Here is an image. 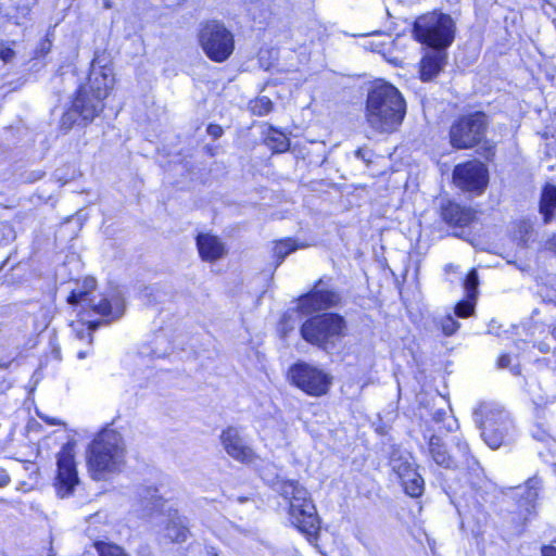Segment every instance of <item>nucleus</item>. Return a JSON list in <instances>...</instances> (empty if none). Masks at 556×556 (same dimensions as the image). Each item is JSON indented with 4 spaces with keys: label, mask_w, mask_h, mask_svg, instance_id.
Instances as JSON below:
<instances>
[{
    "label": "nucleus",
    "mask_w": 556,
    "mask_h": 556,
    "mask_svg": "<svg viewBox=\"0 0 556 556\" xmlns=\"http://www.w3.org/2000/svg\"><path fill=\"white\" fill-rule=\"evenodd\" d=\"M406 103L401 92L387 83L374 84L367 93L365 119L378 134L394 132L403 123Z\"/></svg>",
    "instance_id": "f257e3e1"
},
{
    "label": "nucleus",
    "mask_w": 556,
    "mask_h": 556,
    "mask_svg": "<svg viewBox=\"0 0 556 556\" xmlns=\"http://www.w3.org/2000/svg\"><path fill=\"white\" fill-rule=\"evenodd\" d=\"M126 465V445L122 434L111 428L102 429L87 448V466L96 481L119 473Z\"/></svg>",
    "instance_id": "f03ea898"
},
{
    "label": "nucleus",
    "mask_w": 556,
    "mask_h": 556,
    "mask_svg": "<svg viewBox=\"0 0 556 556\" xmlns=\"http://www.w3.org/2000/svg\"><path fill=\"white\" fill-rule=\"evenodd\" d=\"M275 489L289 502L292 523L308 538L316 536L320 520L308 491L295 480H279Z\"/></svg>",
    "instance_id": "7ed1b4c3"
},
{
    "label": "nucleus",
    "mask_w": 556,
    "mask_h": 556,
    "mask_svg": "<svg viewBox=\"0 0 556 556\" xmlns=\"http://www.w3.org/2000/svg\"><path fill=\"white\" fill-rule=\"evenodd\" d=\"M348 323L337 313H320L307 318L300 328L307 343L331 354L348 336Z\"/></svg>",
    "instance_id": "20e7f679"
},
{
    "label": "nucleus",
    "mask_w": 556,
    "mask_h": 556,
    "mask_svg": "<svg viewBox=\"0 0 556 556\" xmlns=\"http://www.w3.org/2000/svg\"><path fill=\"white\" fill-rule=\"evenodd\" d=\"M473 418L481 430L483 441L493 450L507 443L514 435L513 420L498 404L481 403L475 409Z\"/></svg>",
    "instance_id": "39448f33"
},
{
    "label": "nucleus",
    "mask_w": 556,
    "mask_h": 556,
    "mask_svg": "<svg viewBox=\"0 0 556 556\" xmlns=\"http://www.w3.org/2000/svg\"><path fill=\"white\" fill-rule=\"evenodd\" d=\"M414 38L432 49L445 50L455 37V23L448 14L431 12L419 16L413 27Z\"/></svg>",
    "instance_id": "423d86ee"
},
{
    "label": "nucleus",
    "mask_w": 556,
    "mask_h": 556,
    "mask_svg": "<svg viewBox=\"0 0 556 556\" xmlns=\"http://www.w3.org/2000/svg\"><path fill=\"white\" fill-rule=\"evenodd\" d=\"M490 125L489 116L475 111L458 116L451 125L448 136L454 149H472L485 141Z\"/></svg>",
    "instance_id": "0eeeda50"
},
{
    "label": "nucleus",
    "mask_w": 556,
    "mask_h": 556,
    "mask_svg": "<svg viewBox=\"0 0 556 556\" xmlns=\"http://www.w3.org/2000/svg\"><path fill=\"white\" fill-rule=\"evenodd\" d=\"M199 42L203 51L214 62H224L232 53V34L218 21H207L199 29Z\"/></svg>",
    "instance_id": "6e6552de"
},
{
    "label": "nucleus",
    "mask_w": 556,
    "mask_h": 556,
    "mask_svg": "<svg viewBox=\"0 0 556 556\" xmlns=\"http://www.w3.org/2000/svg\"><path fill=\"white\" fill-rule=\"evenodd\" d=\"M114 84L113 70L108 65L104 58L97 55L90 66L87 83L79 86L77 94L84 93L89 104L100 106L103 111V100L108 97Z\"/></svg>",
    "instance_id": "1a4fd4ad"
},
{
    "label": "nucleus",
    "mask_w": 556,
    "mask_h": 556,
    "mask_svg": "<svg viewBox=\"0 0 556 556\" xmlns=\"http://www.w3.org/2000/svg\"><path fill=\"white\" fill-rule=\"evenodd\" d=\"M75 441H68L56 455L58 473L55 478V489L60 497L71 495L75 486L79 483L75 462Z\"/></svg>",
    "instance_id": "9d476101"
},
{
    "label": "nucleus",
    "mask_w": 556,
    "mask_h": 556,
    "mask_svg": "<svg viewBox=\"0 0 556 556\" xmlns=\"http://www.w3.org/2000/svg\"><path fill=\"white\" fill-rule=\"evenodd\" d=\"M293 383L309 395L326 394L331 384V378L323 370L308 364H296L290 369Z\"/></svg>",
    "instance_id": "9b49d317"
},
{
    "label": "nucleus",
    "mask_w": 556,
    "mask_h": 556,
    "mask_svg": "<svg viewBox=\"0 0 556 556\" xmlns=\"http://www.w3.org/2000/svg\"><path fill=\"white\" fill-rule=\"evenodd\" d=\"M453 179L460 189L481 193L488 185V169L479 161H469L455 166Z\"/></svg>",
    "instance_id": "f8f14e48"
},
{
    "label": "nucleus",
    "mask_w": 556,
    "mask_h": 556,
    "mask_svg": "<svg viewBox=\"0 0 556 556\" xmlns=\"http://www.w3.org/2000/svg\"><path fill=\"white\" fill-rule=\"evenodd\" d=\"M450 457L453 459L450 469L466 471L468 482L473 488L481 486L483 470L478 460L471 455L466 441L457 439Z\"/></svg>",
    "instance_id": "ddd939ff"
},
{
    "label": "nucleus",
    "mask_w": 556,
    "mask_h": 556,
    "mask_svg": "<svg viewBox=\"0 0 556 556\" xmlns=\"http://www.w3.org/2000/svg\"><path fill=\"white\" fill-rule=\"evenodd\" d=\"M340 300V295L336 291L326 288L320 279L309 292L300 296L298 308L302 314L308 315L333 307L339 304Z\"/></svg>",
    "instance_id": "4468645a"
},
{
    "label": "nucleus",
    "mask_w": 556,
    "mask_h": 556,
    "mask_svg": "<svg viewBox=\"0 0 556 556\" xmlns=\"http://www.w3.org/2000/svg\"><path fill=\"white\" fill-rule=\"evenodd\" d=\"M100 114V106L91 105L84 93L76 97L72 106L63 113L60 124L64 130H70L74 125L86 126L91 123L96 116Z\"/></svg>",
    "instance_id": "2eb2a0df"
},
{
    "label": "nucleus",
    "mask_w": 556,
    "mask_h": 556,
    "mask_svg": "<svg viewBox=\"0 0 556 556\" xmlns=\"http://www.w3.org/2000/svg\"><path fill=\"white\" fill-rule=\"evenodd\" d=\"M83 307L90 308L94 314L106 318L105 323L119 319L125 313V301L119 292L112 295L92 296Z\"/></svg>",
    "instance_id": "dca6fc26"
},
{
    "label": "nucleus",
    "mask_w": 556,
    "mask_h": 556,
    "mask_svg": "<svg viewBox=\"0 0 556 556\" xmlns=\"http://www.w3.org/2000/svg\"><path fill=\"white\" fill-rule=\"evenodd\" d=\"M137 511L146 518H154L166 513V501L159 494V490L151 485H140L136 491Z\"/></svg>",
    "instance_id": "f3484780"
},
{
    "label": "nucleus",
    "mask_w": 556,
    "mask_h": 556,
    "mask_svg": "<svg viewBox=\"0 0 556 556\" xmlns=\"http://www.w3.org/2000/svg\"><path fill=\"white\" fill-rule=\"evenodd\" d=\"M220 442L226 453L235 460L250 463L254 458L252 448L244 442L239 430L228 427L220 434Z\"/></svg>",
    "instance_id": "a211bd4d"
},
{
    "label": "nucleus",
    "mask_w": 556,
    "mask_h": 556,
    "mask_svg": "<svg viewBox=\"0 0 556 556\" xmlns=\"http://www.w3.org/2000/svg\"><path fill=\"white\" fill-rule=\"evenodd\" d=\"M197 247L203 261L215 262L225 255V245L216 237L208 233H200L197 237Z\"/></svg>",
    "instance_id": "6ab92c4d"
},
{
    "label": "nucleus",
    "mask_w": 556,
    "mask_h": 556,
    "mask_svg": "<svg viewBox=\"0 0 556 556\" xmlns=\"http://www.w3.org/2000/svg\"><path fill=\"white\" fill-rule=\"evenodd\" d=\"M446 62V52L442 49H432L420 61V78L429 81L443 68Z\"/></svg>",
    "instance_id": "aec40b11"
},
{
    "label": "nucleus",
    "mask_w": 556,
    "mask_h": 556,
    "mask_svg": "<svg viewBox=\"0 0 556 556\" xmlns=\"http://www.w3.org/2000/svg\"><path fill=\"white\" fill-rule=\"evenodd\" d=\"M167 523L165 527V534L176 543L186 542L189 536V528L187 519L178 514L176 509H167Z\"/></svg>",
    "instance_id": "412c9836"
},
{
    "label": "nucleus",
    "mask_w": 556,
    "mask_h": 556,
    "mask_svg": "<svg viewBox=\"0 0 556 556\" xmlns=\"http://www.w3.org/2000/svg\"><path fill=\"white\" fill-rule=\"evenodd\" d=\"M441 216L442 219L451 226L464 227L472 220L473 213L469 208L448 201L446 204L442 205Z\"/></svg>",
    "instance_id": "4be33fe9"
},
{
    "label": "nucleus",
    "mask_w": 556,
    "mask_h": 556,
    "mask_svg": "<svg viewBox=\"0 0 556 556\" xmlns=\"http://www.w3.org/2000/svg\"><path fill=\"white\" fill-rule=\"evenodd\" d=\"M389 465L399 480L415 476L416 465L412 455L407 452L393 450L390 455Z\"/></svg>",
    "instance_id": "5701e85b"
},
{
    "label": "nucleus",
    "mask_w": 556,
    "mask_h": 556,
    "mask_svg": "<svg viewBox=\"0 0 556 556\" xmlns=\"http://www.w3.org/2000/svg\"><path fill=\"white\" fill-rule=\"evenodd\" d=\"M425 440L428 444V454L431 459L443 468L450 469L451 464H453V459L450 457L451 452L447 450L441 437L431 434L424 435Z\"/></svg>",
    "instance_id": "b1692460"
},
{
    "label": "nucleus",
    "mask_w": 556,
    "mask_h": 556,
    "mask_svg": "<svg viewBox=\"0 0 556 556\" xmlns=\"http://www.w3.org/2000/svg\"><path fill=\"white\" fill-rule=\"evenodd\" d=\"M541 484L542 481L538 477L529 478L526 482V486L521 493V498L518 501V506L521 509V513H525L526 516L531 515L535 508V502L539 496Z\"/></svg>",
    "instance_id": "393cba45"
},
{
    "label": "nucleus",
    "mask_w": 556,
    "mask_h": 556,
    "mask_svg": "<svg viewBox=\"0 0 556 556\" xmlns=\"http://www.w3.org/2000/svg\"><path fill=\"white\" fill-rule=\"evenodd\" d=\"M540 213L544 224H548L556 213V186L547 184L541 194Z\"/></svg>",
    "instance_id": "a878e982"
},
{
    "label": "nucleus",
    "mask_w": 556,
    "mask_h": 556,
    "mask_svg": "<svg viewBox=\"0 0 556 556\" xmlns=\"http://www.w3.org/2000/svg\"><path fill=\"white\" fill-rule=\"evenodd\" d=\"M96 280L92 277H87L83 281L81 288L75 289L67 296V302L72 305L85 304L88 300H90L91 292L96 289Z\"/></svg>",
    "instance_id": "bb28decb"
},
{
    "label": "nucleus",
    "mask_w": 556,
    "mask_h": 556,
    "mask_svg": "<svg viewBox=\"0 0 556 556\" xmlns=\"http://www.w3.org/2000/svg\"><path fill=\"white\" fill-rule=\"evenodd\" d=\"M102 321H85L76 320L71 324L72 331L79 340L88 339L89 343L92 342V332L98 329Z\"/></svg>",
    "instance_id": "cd10ccee"
},
{
    "label": "nucleus",
    "mask_w": 556,
    "mask_h": 556,
    "mask_svg": "<svg viewBox=\"0 0 556 556\" xmlns=\"http://www.w3.org/2000/svg\"><path fill=\"white\" fill-rule=\"evenodd\" d=\"M404 491L410 497H419L424 493L425 482L421 476L415 470V476L400 480Z\"/></svg>",
    "instance_id": "c85d7f7f"
},
{
    "label": "nucleus",
    "mask_w": 556,
    "mask_h": 556,
    "mask_svg": "<svg viewBox=\"0 0 556 556\" xmlns=\"http://www.w3.org/2000/svg\"><path fill=\"white\" fill-rule=\"evenodd\" d=\"M266 144L275 153H282L289 150L290 141L281 132H275L266 138Z\"/></svg>",
    "instance_id": "c756f323"
},
{
    "label": "nucleus",
    "mask_w": 556,
    "mask_h": 556,
    "mask_svg": "<svg viewBox=\"0 0 556 556\" xmlns=\"http://www.w3.org/2000/svg\"><path fill=\"white\" fill-rule=\"evenodd\" d=\"M299 245L292 239L280 240L274 248V255L280 264L290 253L298 250Z\"/></svg>",
    "instance_id": "7c9ffc66"
},
{
    "label": "nucleus",
    "mask_w": 556,
    "mask_h": 556,
    "mask_svg": "<svg viewBox=\"0 0 556 556\" xmlns=\"http://www.w3.org/2000/svg\"><path fill=\"white\" fill-rule=\"evenodd\" d=\"M479 277L477 270L471 269L464 281V288L466 291V298L477 299L478 296Z\"/></svg>",
    "instance_id": "2f4dec72"
},
{
    "label": "nucleus",
    "mask_w": 556,
    "mask_h": 556,
    "mask_svg": "<svg viewBox=\"0 0 556 556\" xmlns=\"http://www.w3.org/2000/svg\"><path fill=\"white\" fill-rule=\"evenodd\" d=\"M94 547L99 556H129L121 546L116 544L96 542Z\"/></svg>",
    "instance_id": "473e14b6"
},
{
    "label": "nucleus",
    "mask_w": 556,
    "mask_h": 556,
    "mask_svg": "<svg viewBox=\"0 0 556 556\" xmlns=\"http://www.w3.org/2000/svg\"><path fill=\"white\" fill-rule=\"evenodd\" d=\"M477 299L466 298L465 300L459 301L455 307V315L459 318H467L475 313Z\"/></svg>",
    "instance_id": "72a5a7b5"
},
{
    "label": "nucleus",
    "mask_w": 556,
    "mask_h": 556,
    "mask_svg": "<svg viewBox=\"0 0 556 556\" xmlns=\"http://www.w3.org/2000/svg\"><path fill=\"white\" fill-rule=\"evenodd\" d=\"M253 114L263 116L273 110V102L267 97H261L255 100L251 108Z\"/></svg>",
    "instance_id": "f704fd0d"
},
{
    "label": "nucleus",
    "mask_w": 556,
    "mask_h": 556,
    "mask_svg": "<svg viewBox=\"0 0 556 556\" xmlns=\"http://www.w3.org/2000/svg\"><path fill=\"white\" fill-rule=\"evenodd\" d=\"M440 328L445 336L454 334L458 328L459 323L454 319L452 315H446L439 320Z\"/></svg>",
    "instance_id": "c9c22d12"
},
{
    "label": "nucleus",
    "mask_w": 556,
    "mask_h": 556,
    "mask_svg": "<svg viewBox=\"0 0 556 556\" xmlns=\"http://www.w3.org/2000/svg\"><path fill=\"white\" fill-rule=\"evenodd\" d=\"M13 45H14L13 41L12 42H7V41L0 42V60L4 64H11L16 56V53H15L14 49L12 48Z\"/></svg>",
    "instance_id": "e433bc0d"
},
{
    "label": "nucleus",
    "mask_w": 556,
    "mask_h": 556,
    "mask_svg": "<svg viewBox=\"0 0 556 556\" xmlns=\"http://www.w3.org/2000/svg\"><path fill=\"white\" fill-rule=\"evenodd\" d=\"M206 131L213 139H218L223 135V128L215 124H210Z\"/></svg>",
    "instance_id": "4c0bfd02"
},
{
    "label": "nucleus",
    "mask_w": 556,
    "mask_h": 556,
    "mask_svg": "<svg viewBox=\"0 0 556 556\" xmlns=\"http://www.w3.org/2000/svg\"><path fill=\"white\" fill-rule=\"evenodd\" d=\"M11 483V477L4 468H0V488H5Z\"/></svg>",
    "instance_id": "58836bf2"
},
{
    "label": "nucleus",
    "mask_w": 556,
    "mask_h": 556,
    "mask_svg": "<svg viewBox=\"0 0 556 556\" xmlns=\"http://www.w3.org/2000/svg\"><path fill=\"white\" fill-rule=\"evenodd\" d=\"M498 367L500 368H506L509 366L510 364V356L508 354H503L500 358H498Z\"/></svg>",
    "instance_id": "ea45409f"
},
{
    "label": "nucleus",
    "mask_w": 556,
    "mask_h": 556,
    "mask_svg": "<svg viewBox=\"0 0 556 556\" xmlns=\"http://www.w3.org/2000/svg\"><path fill=\"white\" fill-rule=\"evenodd\" d=\"M545 248L556 253V235H554L545 242Z\"/></svg>",
    "instance_id": "a19ab883"
},
{
    "label": "nucleus",
    "mask_w": 556,
    "mask_h": 556,
    "mask_svg": "<svg viewBox=\"0 0 556 556\" xmlns=\"http://www.w3.org/2000/svg\"><path fill=\"white\" fill-rule=\"evenodd\" d=\"M542 556H556V547L544 546L542 548Z\"/></svg>",
    "instance_id": "79ce46f5"
},
{
    "label": "nucleus",
    "mask_w": 556,
    "mask_h": 556,
    "mask_svg": "<svg viewBox=\"0 0 556 556\" xmlns=\"http://www.w3.org/2000/svg\"><path fill=\"white\" fill-rule=\"evenodd\" d=\"M368 151H365L364 149H357L355 151V155L356 157L361 159V160H364L366 161V155H367Z\"/></svg>",
    "instance_id": "37998d69"
},
{
    "label": "nucleus",
    "mask_w": 556,
    "mask_h": 556,
    "mask_svg": "<svg viewBox=\"0 0 556 556\" xmlns=\"http://www.w3.org/2000/svg\"><path fill=\"white\" fill-rule=\"evenodd\" d=\"M445 416H446V413H445V412H440V410H439V412H437V413L434 414V420H435V421H442V420H444V417H445Z\"/></svg>",
    "instance_id": "c03bdc74"
},
{
    "label": "nucleus",
    "mask_w": 556,
    "mask_h": 556,
    "mask_svg": "<svg viewBox=\"0 0 556 556\" xmlns=\"http://www.w3.org/2000/svg\"><path fill=\"white\" fill-rule=\"evenodd\" d=\"M549 332L554 339H556V323L549 326Z\"/></svg>",
    "instance_id": "a18cd8bd"
},
{
    "label": "nucleus",
    "mask_w": 556,
    "mask_h": 556,
    "mask_svg": "<svg viewBox=\"0 0 556 556\" xmlns=\"http://www.w3.org/2000/svg\"><path fill=\"white\" fill-rule=\"evenodd\" d=\"M77 356H78V358H85L86 357V352L80 351V352H78Z\"/></svg>",
    "instance_id": "49530a36"
},
{
    "label": "nucleus",
    "mask_w": 556,
    "mask_h": 556,
    "mask_svg": "<svg viewBox=\"0 0 556 556\" xmlns=\"http://www.w3.org/2000/svg\"><path fill=\"white\" fill-rule=\"evenodd\" d=\"M154 355H155L156 357H162V356H164V355H165V353H156V352H154Z\"/></svg>",
    "instance_id": "de8ad7c7"
},
{
    "label": "nucleus",
    "mask_w": 556,
    "mask_h": 556,
    "mask_svg": "<svg viewBox=\"0 0 556 556\" xmlns=\"http://www.w3.org/2000/svg\"><path fill=\"white\" fill-rule=\"evenodd\" d=\"M452 268H453V265H446L445 270L448 271Z\"/></svg>",
    "instance_id": "09e8293b"
},
{
    "label": "nucleus",
    "mask_w": 556,
    "mask_h": 556,
    "mask_svg": "<svg viewBox=\"0 0 556 556\" xmlns=\"http://www.w3.org/2000/svg\"><path fill=\"white\" fill-rule=\"evenodd\" d=\"M518 490H521V492H519V496L521 497V493L523 492V489H521V486H518Z\"/></svg>",
    "instance_id": "8fccbe9b"
},
{
    "label": "nucleus",
    "mask_w": 556,
    "mask_h": 556,
    "mask_svg": "<svg viewBox=\"0 0 556 556\" xmlns=\"http://www.w3.org/2000/svg\"><path fill=\"white\" fill-rule=\"evenodd\" d=\"M3 502H5V501L3 498H0V503H3Z\"/></svg>",
    "instance_id": "3c124183"
},
{
    "label": "nucleus",
    "mask_w": 556,
    "mask_h": 556,
    "mask_svg": "<svg viewBox=\"0 0 556 556\" xmlns=\"http://www.w3.org/2000/svg\"><path fill=\"white\" fill-rule=\"evenodd\" d=\"M49 556H54V555H52V554H51V555H49Z\"/></svg>",
    "instance_id": "603ef678"
}]
</instances>
